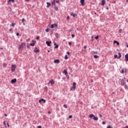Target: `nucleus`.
<instances>
[{
	"mask_svg": "<svg viewBox=\"0 0 128 128\" xmlns=\"http://www.w3.org/2000/svg\"><path fill=\"white\" fill-rule=\"evenodd\" d=\"M102 124H106V122H102Z\"/></svg>",
	"mask_w": 128,
	"mask_h": 128,
	"instance_id": "50",
	"label": "nucleus"
},
{
	"mask_svg": "<svg viewBox=\"0 0 128 128\" xmlns=\"http://www.w3.org/2000/svg\"><path fill=\"white\" fill-rule=\"evenodd\" d=\"M48 114H50V112H48Z\"/></svg>",
	"mask_w": 128,
	"mask_h": 128,
	"instance_id": "57",
	"label": "nucleus"
},
{
	"mask_svg": "<svg viewBox=\"0 0 128 128\" xmlns=\"http://www.w3.org/2000/svg\"><path fill=\"white\" fill-rule=\"evenodd\" d=\"M68 44H69V46H72V42H68Z\"/></svg>",
	"mask_w": 128,
	"mask_h": 128,
	"instance_id": "43",
	"label": "nucleus"
},
{
	"mask_svg": "<svg viewBox=\"0 0 128 128\" xmlns=\"http://www.w3.org/2000/svg\"><path fill=\"white\" fill-rule=\"evenodd\" d=\"M16 35L18 36H20V34L16 33Z\"/></svg>",
	"mask_w": 128,
	"mask_h": 128,
	"instance_id": "48",
	"label": "nucleus"
},
{
	"mask_svg": "<svg viewBox=\"0 0 128 128\" xmlns=\"http://www.w3.org/2000/svg\"><path fill=\"white\" fill-rule=\"evenodd\" d=\"M34 52H40V50L38 48L36 47L34 49Z\"/></svg>",
	"mask_w": 128,
	"mask_h": 128,
	"instance_id": "7",
	"label": "nucleus"
},
{
	"mask_svg": "<svg viewBox=\"0 0 128 128\" xmlns=\"http://www.w3.org/2000/svg\"><path fill=\"white\" fill-rule=\"evenodd\" d=\"M72 38H74V34H72Z\"/></svg>",
	"mask_w": 128,
	"mask_h": 128,
	"instance_id": "42",
	"label": "nucleus"
},
{
	"mask_svg": "<svg viewBox=\"0 0 128 128\" xmlns=\"http://www.w3.org/2000/svg\"><path fill=\"white\" fill-rule=\"evenodd\" d=\"M24 48H26V43L22 42L19 46V50H22Z\"/></svg>",
	"mask_w": 128,
	"mask_h": 128,
	"instance_id": "2",
	"label": "nucleus"
},
{
	"mask_svg": "<svg viewBox=\"0 0 128 128\" xmlns=\"http://www.w3.org/2000/svg\"><path fill=\"white\" fill-rule=\"evenodd\" d=\"M64 106V108H68V106H67L66 104H64V106Z\"/></svg>",
	"mask_w": 128,
	"mask_h": 128,
	"instance_id": "27",
	"label": "nucleus"
},
{
	"mask_svg": "<svg viewBox=\"0 0 128 128\" xmlns=\"http://www.w3.org/2000/svg\"><path fill=\"white\" fill-rule=\"evenodd\" d=\"M76 86V82H73V86Z\"/></svg>",
	"mask_w": 128,
	"mask_h": 128,
	"instance_id": "28",
	"label": "nucleus"
},
{
	"mask_svg": "<svg viewBox=\"0 0 128 128\" xmlns=\"http://www.w3.org/2000/svg\"><path fill=\"white\" fill-rule=\"evenodd\" d=\"M54 44L56 45V43H55V44Z\"/></svg>",
	"mask_w": 128,
	"mask_h": 128,
	"instance_id": "63",
	"label": "nucleus"
},
{
	"mask_svg": "<svg viewBox=\"0 0 128 128\" xmlns=\"http://www.w3.org/2000/svg\"><path fill=\"white\" fill-rule=\"evenodd\" d=\"M106 128H112V127L110 126V125H108Z\"/></svg>",
	"mask_w": 128,
	"mask_h": 128,
	"instance_id": "38",
	"label": "nucleus"
},
{
	"mask_svg": "<svg viewBox=\"0 0 128 128\" xmlns=\"http://www.w3.org/2000/svg\"><path fill=\"white\" fill-rule=\"evenodd\" d=\"M30 46H34V43L30 44Z\"/></svg>",
	"mask_w": 128,
	"mask_h": 128,
	"instance_id": "30",
	"label": "nucleus"
},
{
	"mask_svg": "<svg viewBox=\"0 0 128 128\" xmlns=\"http://www.w3.org/2000/svg\"><path fill=\"white\" fill-rule=\"evenodd\" d=\"M26 0V2H29L30 1V0Z\"/></svg>",
	"mask_w": 128,
	"mask_h": 128,
	"instance_id": "56",
	"label": "nucleus"
},
{
	"mask_svg": "<svg viewBox=\"0 0 128 128\" xmlns=\"http://www.w3.org/2000/svg\"><path fill=\"white\" fill-rule=\"evenodd\" d=\"M94 38H95V40H98V36H96V37Z\"/></svg>",
	"mask_w": 128,
	"mask_h": 128,
	"instance_id": "32",
	"label": "nucleus"
},
{
	"mask_svg": "<svg viewBox=\"0 0 128 128\" xmlns=\"http://www.w3.org/2000/svg\"><path fill=\"white\" fill-rule=\"evenodd\" d=\"M70 16H74V18H76V16H78V14L72 12L70 14Z\"/></svg>",
	"mask_w": 128,
	"mask_h": 128,
	"instance_id": "13",
	"label": "nucleus"
},
{
	"mask_svg": "<svg viewBox=\"0 0 128 128\" xmlns=\"http://www.w3.org/2000/svg\"><path fill=\"white\" fill-rule=\"evenodd\" d=\"M45 88H48L45 87Z\"/></svg>",
	"mask_w": 128,
	"mask_h": 128,
	"instance_id": "60",
	"label": "nucleus"
},
{
	"mask_svg": "<svg viewBox=\"0 0 128 128\" xmlns=\"http://www.w3.org/2000/svg\"><path fill=\"white\" fill-rule=\"evenodd\" d=\"M8 127L10 128V125L8 124V123H7Z\"/></svg>",
	"mask_w": 128,
	"mask_h": 128,
	"instance_id": "52",
	"label": "nucleus"
},
{
	"mask_svg": "<svg viewBox=\"0 0 128 128\" xmlns=\"http://www.w3.org/2000/svg\"><path fill=\"white\" fill-rule=\"evenodd\" d=\"M54 10H58V8L56 7V6H54Z\"/></svg>",
	"mask_w": 128,
	"mask_h": 128,
	"instance_id": "24",
	"label": "nucleus"
},
{
	"mask_svg": "<svg viewBox=\"0 0 128 128\" xmlns=\"http://www.w3.org/2000/svg\"><path fill=\"white\" fill-rule=\"evenodd\" d=\"M15 24H16V23H12L10 26H12V28H14Z\"/></svg>",
	"mask_w": 128,
	"mask_h": 128,
	"instance_id": "22",
	"label": "nucleus"
},
{
	"mask_svg": "<svg viewBox=\"0 0 128 128\" xmlns=\"http://www.w3.org/2000/svg\"><path fill=\"white\" fill-rule=\"evenodd\" d=\"M118 58H122V54H120V52L118 53Z\"/></svg>",
	"mask_w": 128,
	"mask_h": 128,
	"instance_id": "26",
	"label": "nucleus"
},
{
	"mask_svg": "<svg viewBox=\"0 0 128 128\" xmlns=\"http://www.w3.org/2000/svg\"><path fill=\"white\" fill-rule=\"evenodd\" d=\"M4 126H6V121H4Z\"/></svg>",
	"mask_w": 128,
	"mask_h": 128,
	"instance_id": "41",
	"label": "nucleus"
},
{
	"mask_svg": "<svg viewBox=\"0 0 128 128\" xmlns=\"http://www.w3.org/2000/svg\"><path fill=\"white\" fill-rule=\"evenodd\" d=\"M50 44H52V42H48V41L46 42V44H47L48 46H50Z\"/></svg>",
	"mask_w": 128,
	"mask_h": 128,
	"instance_id": "10",
	"label": "nucleus"
},
{
	"mask_svg": "<svg viewBox=\"0 0 128 128\" xmlns=\"http://www.w3.org/2000/svg\"><path fill=\"white\" fill-rule=\"evenodd\" d=\"M127 82H128V80H127Z\"/></svg>",
	"mask_w": 128,
	"mask_h": 128,
	"instance_id": "62",
	"label": "nucleus"
},
{
	"mask_svg": "<svg viewBox=\"0 0 128 128\" xmlns=\"http://www.w3.org/2000/svg\"><path fill=\"white\" fill-rule=\"evenodd\" d=\"M49 32V30H48V29L47 28V29L46 30V32Z\"/></svg>",
	"mask_w": 128,
	"mask_h": 128,
	"instance_id": "44",
	"label": "nucleus"
},
{
	"mask_svg": "<svg viewBox=\"0 0 128 128\" xmlns=\"http://www.w3.org/2000/svg\"><path fill=\"white\" fill-rule=\"evenodd\" d=\"M122 29H120L119 30V32H120V34H122Z\"/></svg>",
	"mask_w": 128,
	"mask_h": 128,
	"instance_id": "34",
	"label": "nucleus"
},
{
	"mask_svg": "<svg viewBox=\"0 0 128 128\" xmlns=\"http://www.w3.org/2000/svg\"><path fill=\"white\" fill-rule=\"evenodd\" d=\"M127 48H128V44L127 45Z\"/></svg>",
	"mask_w": 128,
	"mask_h": 128,
	"instance_id": "61",
	"label": "nucleus"
},
{
	"mask_svg": "<svg viewBox=\"0 0 128 128\" xmlns=\"http://www.w3.org/2000/svg\"><path fill=\"white\" fill-rule=\"evenodd\" d=\"M8 2H14V0H8Z\"/></svg>",
	"mask_w": 128,
	"mask_h": 128,
	"instance_id": "33",
	"label": "nucleus"
},
{
	"mask_svg": "<svg viewBox=\"0 0 128 128\" xmlns=\"http://www.w3.org/2000/svg\"><path fill=\"white\" fill-rule=\"evenodd\" d=\"M64 58H65L66 60H68V55H66V56H65Z\"/></svg>",
	"mask_w": 128,
	"mask_h": 128,
	"instance_id": "31",
	"label": "nucleus"
},
{
	"mask_svg": "<svg viewBox=\"0 0 128 128\" xmlns=\"http://www.w3.org/2000/svg\"><path fill=\"white\" fill-rule=\"evenodd\" d=\"M94 58H98V56L96 55H94Z\"/></svg>",
	"mask_w": 128,
	"mask_h": 128,
	"instance_id": "21",
	"label": "nucleus"
},
{
	"mask_svg": "<svg viewBox=\"0 0 128 128\" xmlns=\"http://www.w3.org/2000/svg\"><path fill=\"white\" fill-rule=\"evenodd\" d=\"M48 52H50V50H48Z\"/></svg>",
	"mask_w": 128,
	"mask_h": 128,
	"instance_id": "64",
	"label": "nucleus"
},
{
	"mask_svg": "<svg viewBox=\"0 0 128 128\" xmlns=\"http://www.w3.org/2000/svg\"><path fill=\"white\" fill-rule=\"evenodd\" d=\"M16 65H12V72H14L16 70Z\"/></svg>",
	"mask_w": 128,
	"mask_h": 128,
	"instance_id": "5",
	"label": "nucleus"
},
{
	"mask_svg": "<svg viewBox=\"0 0 128 128\" xmlns=\"http://www.w3.org/2000/svg\"><path fill=\"white\" fill-rule=\"evenodd\" d=\"M99 116H100V118H102V114H100Z\"/></svg>",
	"mask_w": 128,
	"mask_h": 128,
	"instance_id": "51",
	"label": "nucleus"
},
{
	"mask_svg": "<svg viewBox=\"0 0 128 128\" xmlns=\"http://www.w3.org/2000/svg\"><path fill=\"white\" fill-rule=\"evenodd\" d=\"M63 74H64L66 76H68V71L66 70H64V71L62 72Z\"/></svg>",
	"mask_w": 128,
	"mask_h": 128,
	"instance_id": "18",
	"label": "nucleus"
},
{
	"mask_svg": "<svg viewBox=\"0 0 128 128\" xmlns=\"http://www.w3.org/2000/svg\"><path fill=\"white\" fill-rule=\"evenodd\" d=\"M42 102H43L44 104H45L46 102V100H44V98H42L41 100H39L40 104H42Z\"/></svg>",
	"mask_w": 128,
	"mask_h": 128,
	"instance_id": "8",
	"label": "nucleus"
},
{
	"mask_svg": "<svg viewBox=\"0 0 128 128\" xmlns=\"http://www.w3.org/2000/svg\"><path fill=\"white\" fill-rule=\"evenodd\" d=\"M58 48V45H56L54 48Z\"/></svg>",
	"mask_w": 128,
	"mask_h": 128,
	"instance_id": "35",
	"label": "nucleus"
},
{
	"mask_svg": "<svg viewBox=\"0 0 128 128\" xmlns=\"http://www.w3.org/2000/svg\"><path fill=\"white\" fill-rule=\"evenodd\" d=\"M76 88V86H72V88H70V90H74Z\"/></svg>",
	"mask_w": 128,
	"mask_h": 128,
	"instance_id": "17",
	"label": "nucleus"
},
{
	"mask_svg": "<svg viewBox=\"0 0 128 128\" xmlns=\"http://www.w3.org/2000/svg\"><path fill=\"white\" fill-rule=\"evenodd\" d=\"M52 6H56V0H54L52 2Z\"/></svg>",
	"mask_w": 128,
	"mask_h": 128,
	"instance_id": "16",
	"label": "nucleus"
},
{
	"mask_svg": "<svg viewBox=\"0 0 128 128\" xmlns=\"http://www.w3.org/2000/svg\"><path fill=\"white\" fill-rule=\"evenodd\" d=\"M94 54H98V52L96 51L94 52Z\"/></svg>",
	"mask_w": 128,
	"mask_h": 128,
	"instance_id": "39",
	"label": "nucleus"
},
{
	"mask_svg": "<svg viewBox=\"0 0 128 128\" xmlns=\"http://www.w3.org/2000/svg\"><path fill=\"white\" fill-rule=\"evenodd\" d=\"M3 66H4V68H6V64L4 63V64H3Z\"/></svg>",
	"mask_w": 128,
	"mask_h": 128,
	"instance_id": "29",
	"label": "nucleus"
},
{
	"mask_svg": "<svg viewBox=\"0 0 128 128\" xmlns=\"http://www.w3.org/2000/svg\"><path fill=\"white\" fill-rule=\"evenodd\" d=\"M84 48L86 50V46H84Z\"/></svg>",
	"mask_w": 128,
	"mask_h": 128,
	"instance_id": "53",
	"label": "nucleus"
},
{
	"mask_svg": "<svg viewBox=\"0 0 128 128\" xmlns=\"http://www.w3.org/2000/svg\"><path fill=\"white\" fill-rule=\"evenodd\" d=\"M67 20H68H68H70V16H67Z\"/></svg>",
	"mask_w": 128,
	"mask_h": 128,
	"instance_id": "37",
	"label": "nucleus"
},
{
	"mask_svg": "<svg viewBox=\"0 0 128 128\" xmlns=\"http://www.w3.org/2000/svg\"><path fill=\"white\" fill-rule=\"evenodd\" d=\"M9 30H10V32L11 30H12V28H10Z\"/></svg>",
	"mask_w": 128,
	"mask_h": 128,
	"instance_id": "54",
	"label": "nucleus"
},
{
	"mask_svg": "<svg viewBox=\"0 0 128 128\" xmlns=\"http://www.w3.org/2000/svg\"><path fill=\"white\" fill-rule=\"evenodd\" d=\"M16 82V78H14L11 80V84H14Z\"/></svg>",
	"mask_w": 128,
	"mask_h": 128,
	"instance_id": "9",
	"label": "nucleus"
},
{
	"mask_svg": "<svg viewBox=\"0 0 128 128\" xmlns=\"http://www.w3.org/2000/svg\"><path fill=\"white\" fill-rule=\"evenodd\" d=\"M55 2L56 4H60V0H55Z\"/></svg>",
	"mask_w": 128,
	"mask_h": 128,
	"instance_id": "23",
	"label": "nucleus"
},
{
	"mask_svg": "<svg viewBox=\"0 0 128 128\" xmlns=\"http://www.w3.org/2000/svg\"><path fill=\"white\" fill-rule=\"evenodd\" d=\"M51 84V86H52L53 84H54V80H51L49 82L48 84Z\"/></svg>",
	"mask_w": 128,
	"mask_h": 128,
	"instance_id": "3",
	"label": "nucleus"
},
{
	"mask_svg": "<svg viewBox=\"0 0 128 128\" xmlns=\"http://www.w3.org/2000/svg\"><path fill=\"white\" fill-rule=\"evenodd\" d=\"M4 116H8V114H4Z\"/></svg>",
	"mask_w": 128,
	"mask_h": 128,
	"instance_id": "55",
	"label": "nucleus"
},
{
	"mask_svg": "<svg viewBox=\"0 0 128 128\" xmlns=\"http://www.w3.org/2000/svg\"><path fill=\"white\" fill-rule=\"evenodd\" d=\"M114 44H117V45L118 46V44H120V43L118 42V41H114Z\"/></svg>",
	"mask_w": 128,
	"mask_h": 128,
	"instance_id": "25",
	"label": "nucleus"
},
{
	"mask_svg": "<svg viewBox=\"0 0 128 128\" xmlns=\"http://www.w3.org/2000/svg\"><path fill=\"white\" fill-rule=\"evenodd\" d=\"M66 76L67 78H70V76H68H68H67V75H66Z\"/></svg>",
	"mask_w": 128,
	"mask_h": 128,
	"instance_id": "45",
	"label": "nucleus"
},
{
	"mask_svg": "<svg viewBox=\"0 0 128 128\" xmlns=\"http://www.w3.org/2000/svg\"><path fill=\"white\" fill-rule=\"evenodd\" d=\"M89 117L90 118H92V120H98V118L96 116H94V114H90L89 116Z\"/></svg>",
	"mask_w": 128,
	"mask_h": 128,
	"instance_id": "1",
	"label": "nucleus"
},
{
	"mask_svg": "<svg viewBox=\"0 0 128 128\" xmlns=\"http://www.w3.org/2000/svg\"><path fill=\"white\" fill-rule=\"evenodd\" d=\"M24 20H26L24 18L22 19V22L24 24V26H25V24H24Z\"/></svg>",
	"mask_w": 128,
	"mask_h": 128,
	"instance_id": "20",
	"label": "nucleus"
},
{
	"mask_svg": "<svg viewBox=\"0 0 128 128\" xmlns=\"http://www.w3.org/2000/svg\"><path fill=\"white\" fill-rule=\"evenodd\" d=\"M36 38V40H40V36H37Z\"/></svg>",
	"mask_w": 128,
	"mask_h": 128,
	"instance_id": "47",
	"label": "nucleus"
},
{
	"mask_svg": "<svg viewBox=\"0 0 128 128\" xmlns=\"http://www.w3.org/2000/svg\"><path fill=\"white\" fill-rule=\"evenodd\" d=\"M5 128H6V126H5Z\"/></svg>",
	"mask_w": 128,
	"mask_h": 128,
	"instance_id": "58",
	"label": "nucleus"
},
{
	"mask_svg": "<svg viewBox=\"0 0 128 128\" xmlns=\"http://www.w3.org/2000/svg\"><path fill=\"white\" fill-rule=\"evenodd\" d=\"M67 54H68V56H70V52H67Z\"/></svg>",
	"mask_w": 128,
	"mask_h": 128,
	"instance_id": "49",
	"label": "nucleus"
},
{
	"mask_svg": "<svg viewBox=\"0 0 128 128\" xmlns=\"http://www.w3.org/2000/svg\"><path fill=\"white\" fill-rule=\"evenodd\" d=\"M54 64H60V60H54Z\"/></svg>",
	"mask_w": 128,
	"mask_h": 128,
	"instance_id": "14",
	"label": "nucleus"
},
{
	"mask_svg": "<svg viewBox=\"0 0 128 128\" xmlns=\"http://www.w3.org/2000/svg\"><path fill=\"white\" fill-rule=\"evenodd\" d=\"M104 4H106V0H102L101 5H102V6H104Z\"/></svg>",
	"mask_w": 128,
	"mask_h": 128,
	"instance_id": "12",
	"label": "nucleus"
},
{
	"mask_svg": "<svg viewBox=\"0 0 128 128\" xmlns=\"http://www.w3.org/2000/svg\"><path fill=\"white\" fill-rule=\"evenodd\" d=\"M114 58H118V55L115 54V55L114 56Z\"/></svg>",
	"mask_w": 128,
	"mask_h": 128,
	"instance_id": "36",
	"label": "nucleus"
},
{
	"mask_svg": "<svg viewBox=\"0 0 128 128\" xmlns=\"http://www.w3.org/2000/svg\"><path fill=\"white\" fill-rule=\"evenodd\" d=\"M51 28H58V24H52L50 26Z\"/></svg>",
	"mask_w": 128,
	"mask_h": 128,
	"instance_id": "4",
	"label": "nucleus"
},
{
	"mask_svg": "<svg viewBox=\"0 0 128 128\" xmlns=\"http://www.w3.org/2000/svg\"><path fill=\"white\" fill-rule=\"evenodd\" d=\"M80 2L82 6H84V0H80Z\"/></svg>",
	"mask_w": 128,
	"mask_h": 128,
	"instance_id": "11",
	"label": "nucleus"
},
{
	"mask_svg": "<svg viewBox=\"0 0 128 128\" xmlns=\"http://www.w3.org/2000/svg\"><path fill=\"white\" fill-rule=\"evenodd\" d=\"M69 118H72V115L69 116Z\"/></svg>",
	"mask_w": 128,
	"mask_h": 128,
	"instance_id": "40",
	"label": "nucleus"
},
{
	"mask_svg": "<svg viewBox=\"0 0 128 128\" xmlns=\"http://www.w3.org/2000/svg\"><path fill=\"white\" fill-rule=\"evenodd\" d=\"M47 4V8H50V6H52V4H50V3L47 2H46Z\"/></svg>",
	"mask_w": 128,
	"mask_h": 128,
	"instance_id": "19",
	"label": "nucleus"
},
{
	"mask_svg": "<svg viewBox=\"0 0 128 128\" xmlns=\"http://www.w3.org/2000/svg\"><path fill=\"white\" fill-rule=\"evenodd\" d=\"M57 34H58L56 33V36Z\"/></svg>",
	"mask_w": 128,
	"mask_h": 128,
	"instance_id": "59",
	"label": "nucleus"
},
{
	"mask_svg": "<svg viewBox=\"0 0 128 128\" xmlns=\"http://www.w3.org/2000/svg\"><path fill=\"white\" fill-rule=\"evenodd\" d=\"M124 72H126V68H122L121 70V74H124Z\"/></svg>",
	"mask_w": 128,
	"mask_h": 128,
	"instance_id": "6",
	"label": "nucleus"
},
{
	"mask_svg": "<svg viewBox=\"0 0 128 128\" xmlns=\"http://www.w3.org/2000/svg\"><path fill=\"white\" fill-rule=\"evenodd\" d=\"M38 128H42V126H38V127H37Z\"/></svg>",
	"mask_w": 128,
	"mask_h": 128,
	"instance_id": "46",
	"label": "nucleus"
},
{
	"mask_svg": "<svg viewBox=\"0 0 128 128\" xmlns=\"http://www.w3.org/2000/svg\"><path fill=\"white\" fill-rule=\"evenodd\" d=\"M125 60L126 62H128V54L125 55Z\"/></svg>",
	"mask_w": 128,
	"mask_h": 128,
	"instance_id": "15",
	"label": "nucleus"
}]
</instances>
